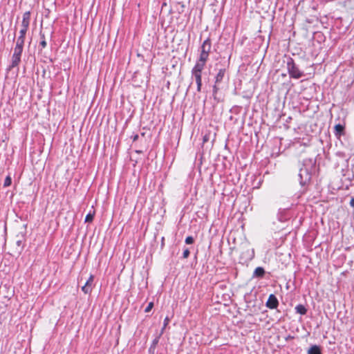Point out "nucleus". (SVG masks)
<instances>
[{
	"label": "nucleus",
	"instance_id": "obj_5",
	"mask_svg": "<svg viewBox=\"0 0 354 354\" xmlns=\"http://www.w3.org/2000/svg\"><path fill=\"white\" fill-rule=\"evenodd\" d=\"M93 281L94 276L91 274L86 283L82 287V290L84 294H90L92 292Z\"/></svg>",
	"mask_w": 354,
	"mask_h": 354
},
{
	"label": "nucleus",
	"instance_id": "obj_16",
	"mask_svg": "<svg viewBox=\"0 0 354 354\" xmlns=\"http://www.w3.org/2000/svg\"><path fill=\"white\" fill-rule=\"evenodd\" d=\"M11 183H12V178L10 177V176H7L5 178L3 186L5 187H9L11 185Z\"/></svg>",
	"mask_w": 354,
	"mask_h": 354
},
{
	"label": "nucleus",
	"instance_id": "obj_8",
	"mask_svg": "<svg viewBox=\"0 0 354 354\" xmlns=\"http://www.w3.org/2000/svg\"><path fill=\"white\" fill-rule=\"evenodd\" d=\"M28 30L21 28L19 31V36L17 38V43L18 44L24 45L25 37Z\"/></svg>",
	"mask_w": 354,
	"mask_h": 354
},
{
	"label": "nucleus",
	"instance_id": "obj_3",
	"mask_svg": "<svg viewBox=\"0 0 354 354\" xmlns=\"http://www.w3.org/2000/svg\"><path fill=\"white\" fill-rule=\"evenodd\" d=\"M24 45L16 44L12 57L11 68L17 66L21 62V55L23 52Z\"/></svg>",
	"mask_w": 354,
	"mask_h": 354
},
{
	"label": "nucleus",
	"instance_id": "obj_1",
	"mask_svg": "<svg viewBox=\"0 0 354 354\" xmlns=\"http://www.w3.org/2000/svg\"><path fill=\"white\" fill-rule=\"evenodd\" d=\"M207 60L198 58L192 69V75L195 78L197 84V91L200 92L202 87V73L205 68Z\"/></svg>",
	"mask_w": 354,
	"mask_h": 354
},
{
	"label": "nucleus",
	"instance_id": "obj_20",
	"mask_svg": "<svg viewBox=\"0 0 354 354\" xmlns=\"http://www.w3.org/2000/svg\"><path fill=\"white\" fill-rule=\"evenodd\" d=\"M194 238L191 236H189L185 239L186 244H192L194 243Z\"/></svg>",
	"mask_w": 354,
	"mask_h": 354
},
{
	"label": "nucleus",
	"instance_id": "obj_15",
	"mask_svg": "<svg viewBox=\"0 0 354 354\" xmlns=\"http://www.w3.org/2000/svg\"><path fill=\"white\" fill-rule=\"evenodd\" d=\"M169 317H166L164 319V323H163V326L161 329V333H160V335H162L163 333H164V330H165L166 327L167 326V325L169 324Z\"/></svg>",
	"mask_w": 354,
	"mask_h": 354
},
{
	"label": "nucleus",
	"instance_id": "obj_14",
	"mask_svg": "<svg viewBox=\"0 0 354 354\" xmlns=\"http://www.w3.org/2000/svg\"><path fill=\"white\" fill-rule=\"evenodd\" d=\"M95 216V211L93 212H89L85 217L86 223H91L93 221Z\"/></svg>",
	"mask_w": 354,
	"mask_h": 354
},
{
	"label": "nucleus",
	"instance_id": "obj_6",
	"mask_svg": "<svg viewBox=\"0 0 354 354\" xmlns=\"http://www.w3.org/2000/svg\"><path fill=\"white\" fill-rule=\"evenodd\" d=\"M278 305L279 302L277 297L274 295L271 294L266 302V306L270 309H274L278 306Z\"/></svg>",
	"mask_w": 354,
	"mask_h": 354
},
{
	"label": "nucleus",
	"instance_id": "obj_19",
	"mask_svg": "<svg viewBox=\"0 0 354 354\" xmlns=\"http://www.w3.org/2000/svg\"><path fill=\"white\" fill-rule=\"evenodd\" d=\"M190 254L189 250L188 248H186L183 251V257L184 259H187Z\"/></svg>",
	"mask_w": 354,
	"mask_h": 354
},
{
	"label": "nucleus",
	"instance_id": "obj_9",
	"mask_svg": "<svg viewBox=\"0 0 354 354\" xmlns=\"http://www.w3.org/2000/svg\"><path fill=\"white\" fill-rule=\"evenodd\" d=\"M225 73V69H220L219 70V71L218 72V73L216 76V80H215L216 84H219L222 82V80L224 77Z\"/></svg>",
	"mask_w": 354,
	"mask_h": 354
},
{
	"label": "nucleus",
	"instance_id": "obj_22",
	"mask_svg": "<svg viewBox=\"0 0 354 354\" xmlns=\"http://www.w3.org/2000/svg\"><path fill=\"white\" fill-rule=\"evenodd\" d=\"M139 138V136L138 134H136L132 136V140L133 142L136 141Z\"/></svg>",
	"mask_w": 354,
	"mask_h": 354
},
{
	"label": "nucleus",
	"instance_id": "obj_17",
	"mask_svg": "<svg viewBox=\"0 0 354 354\" xmlns=\"http://www.w3.org/2000/svg\"><path fill=\"white\" fill-rule=\"evenodd\" d=\"M41 37L42 40L40 41V46L42 47V48H46V46L47 45L46 39H45L44 34L41 35Z\"/></svg>",
	"mask_w": 354,
	"mask_h": 354
},
{
	"label": "nucleus",
	"instance_id": "obj_11",
	"mask_svg": "<svg viewBox=\"0 0 354 354\" xmlns=\"http://www.w3.org/2000/svg\"><path fill=\"white\" fill-rule=\"evenodd\" d=\"M308 354H322L320 348L317 346H311L309 350L308 351Z\"/></svg>",
	"mask_w": 354,
	"mask_h": 354
},
{
	"label": "nucleus",
	"instance_id": "obj_25",
	"mask_svg": "<svg viewBox=\"0 0 354 354\" xmlns=\"http://www.w3.org/2000/svg\"><path fill=\"white\" fill-rule=\"evenodd\" d=\"M145 133H141V136H145Z\"/></svg>",
	"mask_w": 354,
	"mask_h": 354
},
{
	"label": "nucleus",
	"instance_id": "obj_2",
	"mask_svg": "<svg viewBox=\"0 0 354 354\" xmlns=\"http://www.w3.org/2000/svg\"><path fill=\"white\" fill-rule=\"evenodd\" d=\"M212 48V42L209 38L206 39L202 44L201 47V53L198 58L208 60L209 53Z\"/></svg>",
	"mask_w": 354,
	"mask_h": 354
},
{
	"label": "nucleus",
	"instance_id": "obj_18",
	"mask_svg": "<svg viewBox=\"0 0 354 354\" xmlns=\"http://www.w3.org/2000/svg\"><path fill=\"white\" fill-rule=\"evenodd\" d=\"M153 308V302H149L148 306L146 307L145 312L149 313L151 310V309Z\"/></svg>",
	"mask_w": 354,
	"mask_h": 354
},
{
	"label": "nucleus",
	"instance_id": "obj_21",
	"mask_svg": "<svg viewBox=\"0 0 354 354\" xmlns=\"http://www.w3.org/2000/svg\"><path fill=\"white\" fill-rule=\"evenodd\" d=\"M218 84H214V87H213V91H214V93H217V91H218V89H219V88H218Z\"/></svg>",
	"mask_w": 354,
	"mask_h": 354
},
{
	"label": "nucleus",
	"instance_id": "obj_23",
	"mask_svg": "<svg viewBox=\"0 0 354 354\" xmlns=\"http://www.w3.org/2000/svg\"><path fill=\"white\" fill-rule=\"evenodd\" d=\"M350 205L351 207H354V198H352L350 201Z\"/></svg>",
	"mask_w": 354,
	"mask_h": 354
},
{
	"label": "nucleus",
	"instance_id": "obj_4",
	"mask_svg": "<svg viewBox=\"0 0 354 354\" xmlns=\"http://www.w3.org/2000/svg\"><path fill=\"white\" fill-rule=\"evenodd\" d=\"M288 71L290 76L295 79H299L303 76V73L297 68L293 59H290L287 63Z\"/></svg>",
	"mask_w": 354,
	"mask_h": 354
},
{
	"label": "nucleus",
	"instance_id": "obj_7",
	"mask_svg": "<svg viewBox=\"0 0 354 354\" xmlns=\"http://www.w3.org/2000/svg\"><path fill=\"white\" fill-rule=\"evenodd\" d=\"M30 21V12L29 11L26 12L23 15V19L21 21V28L24 29L28 30Z\"/></svg>",
	"mask_w": 354,
	"mask_h": 354
},
{
	"label": "nucleus",
	"instance_id": "obj_13",
	"mask_svg": "<svg viewBox=\"0 0 354 354\" xmlns=\"http://www.w3.org/2000/svg\"><path fill=\"white\" fill-rule=\"evenodd\" d=\"M297 313L301 314V315H305L307 312L306 308L304 306L299 304L296 306L295 308Z\"/></svg>",
	"mask_w": 354,
	"mask_h": 354
},
{
	"label": "nucleus",
	"instance_id": "obj_10",
	"mask_svg": "<svg viewBox=\"0 0 354 354\" xmlns=\"http://www.w3.org/2000/svg\"><path fill=\"white\" fill-rule=\"evenodd\" d=\"M335 135L336 136H340L344 134V126L341 124H337L335 126Z\"/></svg>",
	"mask_w": 354,
	"mask_h": 354
},
{
	"label": "nucleus",
	"instance_id": "obj_24",
	"mask_svg": "<svg viewBox=\"0 0 354 354\" xmlns=\"http://www.w3.org/2000/svg\"><path fill=\"white\" fill-rule=\"evenodd\" d=\"M204 142H206L207 140L206 136L204 137V139H203Z\"/></svg>",
	"mask_w": 354,
	"mask_h": 354
},
{
	"label": "nucleus",
	"instance_id": "obj_12",
	"mask_svg": "<svg viewBox=\"0 0 354 354\" xmlns=\"http://www.w3.org/2000/svg\"><path fill=\"white\" fill-rule=\"evenodd\" d=\"M265 274V270L261 267H257L254 272V275L257 277H262Z\"/></svg>",
	"mask_w": 354,
	"mask_h": 354
},
{
	"label": "nucleus",
	"instance_id": "obj_26",
	"mask_svg": "<svg viewBox=\"0 0 354 354\" xmlns=\"http://www.w3.org/2000/svg\"><path fill=\"white\" fill-rule=\"evenodd\" d=\"M20 243H21V241H17V244H18V245H19V244H20Z\"/></svg>",
	"mask_w": 354,
	"mask_h": 354
}]
</instances>
